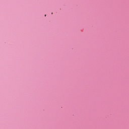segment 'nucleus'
Here are the masks:
<instances>
[{"label": "nucleus", "mask_w": 129, "mask_h": 129, "mask_svg": "<svg viewBox=\"0 0 129 129\" xmlns=\"http://www.w3.org/2000/svg\"><path fill=\"white\" fill-rule=\"evenodd\" d=\"M51 15H53V13H51Z\"/></svg>", "instance_id": "obj_1"}, {"label": "nucleus", "mask_w": 129, "mask_h": 129, "mask_svg": "<svg viewBox=\"0 0 129 129\" xmlns=\"http://www.w3.org/2000/svg\"><path fill=\"white\" fill-rule=\"evenodd\" d=\"M46 15H45V17H46Z\"/></svg>", "instance_id": "obj_2"}]
</instances>
